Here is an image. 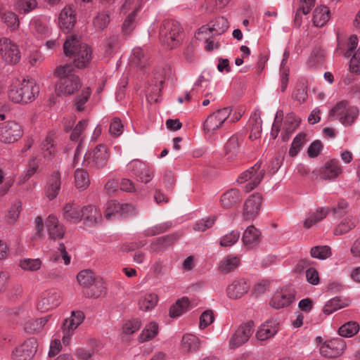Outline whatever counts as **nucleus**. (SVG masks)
<instances>
[{
  "label": "nucleus",
  "mask_w": 360,
  "mask_h": 360,
  "mask_svg": "<svg viewBox=\"0 0 360 360\" xmlns=\"http://www.w3.org/2000/svg\"><path fill=\"white\" fill-rule=\"evenodd\" d=\"M63 52L65 56L73 58L74 66L77 68H84L91 60V47L80 41L76 36H71L65 39Z\"/></svg>",
  "instance_id": "1"
},
{
  "label": "nucleus",
  "mask_w": 360,
  "mask_h": 360,
  "mask_svg": "<svg viewBox=\"0 0 360 360\" xmlns=\"http://www.w3.org/2000/svg\"><path fill=\"white\" fill-rule=\"evenodd\" d=\"M74 68L71 63L58 66L53 75L58 78L56 85V93L58 96H68L74 94L81 87L79 78L72 73Z\"/></svg>",
  "instance_id": "2"
},
{
  "label": "nucleus",
  "mask_w": 360,
  "mask_h": 360,
  "mask_svg": "<svg viewBox=\"0 0 360 360\" xmlns=\"http://www.w3.org/2000/svg\"><path fill=\"white\" fill-rule=\"evenodd\" d=\"M159 39L161 44L167 49L178 47L182 40L179 24L174 20H164L160 27Z\"/></svg>",
  "instance_id": "3"
},
{
  "label": "nucleus",
  "mask_w": 360,
  "mask_h": 360,
  "mask_svg": "<svg viewBox=\"0 0 360 360\" xmlns=\"http://www.w3.org/2000/svg\"><path fill=\"white\" fill-rule=\"evenodd\" d=\"M38 94L39 86L34 81L23 79L18 85L11 87L8 96L14 103L25 104L33 101Z\"/></svg>",
  "instance_id": "4"
},
{
  "label": "nucleus",
  "mask_w": 360,
  "mask_h": 360,
  "mask_svg": "<svg viewBox=\"0 0 360 360\" xmlns=\"http://www.w3.org/2000/svg\"><path fill=\"white\" fill-rule=\"evenodd\" d=\"M264 176V169L261 168V163L257 162L241 173L237 179V182L242 185L246 192H250L260 184Z\"/></svg>",
  "instance_id": "5"
},
{
  "label": "nucleus",
  "mask_w": 360,
  "mask_h": 360,
  "mask_svg": "<svg viewBox=\"0 0 360 360\" xmlns=\"http://www.w3.org/2000/svg\"><path fill=\"white\" fill-rule=\"evenodd\" d=\"M110 159V150L103 144L88 151L84 156V162L90 168L101 169L105 168Z\"/></svg>",
  "instance_id": "6"
},
{
  "label": "nucleus",
  "mask_w": 360,
  "mask_h": 360,
  "mask_svg": "<svg viewBox=\"0 0 360 360\" xmlns=\"http://www.w3.org/2000/svg\"><path fill=\"white\" fill-rule=\"evenodd\" d=\"M316 342L319 347L320 354L329 359L340 356L346 348L345 341L340 338H332L323 342L321 337H317Z\"/></svg>",
  "instance_id": "7"
},
{
  "label": "nucleus",
  "mask_w": 360,
  "mask_h": 360,
  "mask_svg": "<svg viewBox=\"0 0 360 360\" xmlns=\"http://www.w3.org/2000/svg\"><path fill=\"white\" fill-rule=\"evenodd\" d=\"M300 122V120L295 117L293 114H276L272 128L276 131H285L286 136H283V140L287 141L288 134L295 131Z\"/></svg>",
  "instance_id": "8"
},
{
  "label": "nucleus",
  "mask_w": 360,
  "mask_h": 360,
  "mask_svg": "<svg viewBox=\"0 0 360 360\" xmlns=\"http://www.w3.org/2000/svg\"><path fill=\"white\" fill-rule=\"evenodd\" d=\"M240 114H210L204 123V129L212 132L222 124L234 122L240 118Z\"/></svg>",
  "instance_id": "9"
},
{
  "label": "nucleus",
  "mask_w": 360,
  "mask_h": 360,
  "mask_svg": "<svg viewBox=\"0 0 360 360\" xmlns=\"http://www.w3.org/2000/svg\"><path fill=\"white\" fill-rule=\"evenodd\" d=\"M295 300V291L290 288H284L275 292L270 301V305L275 309L288 307Z\"/></svg>",
  "instance_id": "10"
},
{
  "label": "nucleus",
  "mask_w": 360,
  "mask_h": 360,
  "mask_svg": "<svg viewBox=\"0 0 360 360\" xmlns=\"http://www.w3.org/2000/svg\"><path fill=\"white\" fill-rule=\"evenodd\" d=\"M84 315L81 311H72L70 316L65 319L63 325V342L68 345L72 332L83 322Z\"/></svg>",
  "instance_id": "11"
},
{
  "label": "nucleus",
  "mask_w": 360,
  "mask_h": 360,
  "mask_svg": "<svg viewBox=\"0 0 360 360\" xmlns=\"http://www.w3.org/2000/svg\"><path fill=\"white\" fill-rule=\"evenodd\" d=\"M22 135V129L15 122H8L0 125V140L10 143L18 140Z\"/></svg>",
  "instance_id": "12"
},
{
  "label": "nucleus",
  "mask_w": 360,
  "mask_h": 360,
  "mask_svg": "<svg viewBox=\"0 0 360 360\" xmlns=\"http://www.w3.org/2000/svg\"><path fill=\"white\" fill-rule=\"evenodd\" d=\"M262 198L259 193L250 195L245 201L243 209V217L246 220L254 219L262 208Z\"/></svg>",
  "instance_id": "13"
},
{
  "label": "nucleus",
  "mask_w": 360,
  "mask_h": 360,
  "mask_svg": "<svg viewBox=\"0 0 360 360\" xmlns=\"http://www.w3.org/2000/svg\"><path fill=\"white\" fill-rule=\"evenodd\" d=\"M37 349V340L30 338L12 352V357L14 360H30L34 356Z\"/></svg>",
  "instance_id": "14"
},
{
  "label": "nucleus",
  "mask_w": 360,
  "mask_h": 360,
  "mask_svg": "<svg viewBox=\"0 0 360 360\" xmlns=\"http://www.w3.org/2000/svg\"><path fill=\"white\" fill-rule=\"evenodd\" d=\"M253 330L252 323L240 325L230 339V347L236 348L245 343L252 335Z\"/></svg>",
  "instance_id": "15"
},
{
  "label": "nucleus",
  "mask_w": 360,
  "mask_h": 360,
  "mask_svg": "<svg viewBox=\"0 0 360 360\" xmlns=\"http://www.w3.org/2000/svg\"><path fill=\"white\" fill-rule=\"evenodd\" d=\"M249 288L250 285L245 279H235L227 286L226 295L230 299H240L248 292Z\"/></svg>",
  "instance_id": "16"
},
{
  "label": "nucleus",
  "mask_w": 360,
  "mask_h": 360,
  "mask_svg": "<svg viewBox=\"0 0 360 360\" xmlns=\"http://www.w3.org/2000/svg\"><path fill=\"white\" fill-rule=\"evenodd\" d=\"M3 59L8 63L16 64L20 59V53L18 46L8 39L4 40V46L0 49Z\"/></svg>",
  "instance_id": "17"
},
{
  "label": "nucleus",
  "mask_w": 360,
  "mask_h": 360,
  "mask_svg": "<svg viewBox=\"0 0 360 360\" xmlns=\"http://www.w3.org/2000/svg\"><path fill=\"white\" fill-rule=\"evenodd\" d=\"M76 23V15L70 7L64 8L58 18V25L60 30L65 33H69Z\"/></svg>",
  "instance_id": "18"
},
{
  "label": "nucleus",
  "mask_w": 360,
  "mask_h": 360,
  "mask_svg": "<svg viewBox=\"0 0 360 360\" xmlns=\"http://www.w3.org/2000/svg\"><path fill=\"white\" fill-rule=\"evenodd\" d=\"M159 301L158 295L151 291L141 292L138 307L141 311L148 312L152 311L158 304Z\"/></svg>",
  "instance_id": "19"
},
{
  "label": "nucleus",
  "mask_w": 360,
  "mask_h": 360,
  "mask_svg": "<svg viewBox=\"0 0 360 360\" xmlns=\"http://www.w3.org/2000/svg\"><path fill=\"white\" fill-rule=\"evenodd\" d=\"M279 325L276 320H268L263 323L256 333L259 340L264 341L273 338L278 331Z\"/></svg>",
  "instance_id": "20"
},
{
  "label": "nucleus",
  "mask_w": 360,
  "mask_h": 360,
  "mask_svg": "<svg viewBox=\"0 0 360 360\" xmlns=\"http://www.w3.org/2000/svg\"><path fill=\"white\" fill-rule=\"evenodd\" d=\"M40 150L44 160L50 161L56 157L58 150L53 134H49L46 136L40 145Z\"/></svg>",
  "instance_id": "21"
},
{
  "label": "nucleus",
  "mask_w": 360,
  "mask_h": 360,
  "mask_svg": "<svg viewBox=\"0 0 360 360\" xmlns=\"http://www.w3.org/2000/svg\"><path fill=\"white\" fill-rule=\"evenodd\" d=\"M60 174L55 171L49 177L45 190L46 195L49 200L56 198L60 189Z\"/></svg>",
  "instance_id": "22"
},
{
  "label": "nucleus",
  "mask_w": 360,
  "mask_h": 360,
  "mask_svg": "<svg viewBox=\"0 0 360 360\" xmlns=\"http://www.w3.org/2000/svg\"><path fill=\"white\" fill-rule=\"evenodd\" d=\"M83 208L73 202L66 203L63 208V217L68 221L77 224L82 219Z\"/></svg>",
  "instance_id": "23"
},
{
  "label": "nucleus",
  "mask_w": 360,
  "mask_h": 360,
  "mask_svg": "<svg viewBox=\"0 0 360 360\" xmlns=\"http://www.w3.org/2000/svg\"><path fill=\"white\" fill-rule=\"evenodd\" d=\"M242 240L248 250L257 247L260 242V232L254 226H249L244 231Z\"/></svg>",
  "instance_id": "24"
},
{
  "label": "nucleus",
  "mask_w": 360,
  "mask_h": 360,
  "mask_svg": "<svg viewBox=\"0 0 360 360\" xmlns=\"http://www.w3.org/2000/svg\"><path fill=\"white\" fill-rule=\"evenodd\" d=\"M61 302V297L59 292H49L38 303V309L42 311H46L57 307Z\"/></svg>",
  "instance_id": "25"
},
{
  "label": "nucleus",
  "mask_w": 360,
  "mask_h": 360,
  "mask_svg": "<svg viewBox=\"0 0 360 360\" xmlns=\"http://www.w3.org/2000/svg\"><path fill=\"white\" fill-rule=\"evenodd\" d=\"M82 218L86 226H94L101 222L102 214L98 207L88 205L83 207Z\"/></svg>",
  "instance_id": "26"
},
{
  "label": "nucleus",
  "mask_w": 360,
  "mask_h": 360,
  "mask_svg": "<svg viewBox=\"0 0 360 360\" xmlns=\"http://www.w3.org/2000/svg\"><path fill=\"white\" fill-rule=\"evenodd\" d=\"M45 224L51 239L56 240L63 237L65 234L63 226L60 224L56 216L49 215Z\"/></svg>",
  "instance_id": "27"
},
{
  "label": "nucleus",
  "mask_w": 360,
  "mask_h": 360,
  "mask_svg": "<svg viewBox=\"0 0 360 360\" xmlns=\"http://www.w3.org/2000/svg\"><path fill=\"white\" fill-rule=\"evenodd\" d=\"M329 213V208L328 207H319L315 210L309 212L304 221V227L309 229L316 223L322 221L326 217Z\"/></svg>",
  "instance_id": "28"
},
{
  "label": "nucleus",
  "mask_w": 360,
  "mask_h": 360,
  "mask_svg": "<svg viewBox=\"0 0 360 360\" xmlns=\"http://www.w3.org/2000/svg\"><path fill=\"white\" fill-rule=\"evenodd\" d=\"M193 307L189 299L183 297L178 299L169 309V316L172 319L178 318Z\"/></svg>",
  "instance_id": "29"
},
{
  "label": "nucleus",
  "mask_w": 360,
  "mask_h": 360,
  "mask_svg": "<svg viewBox=\"0 0 360 360\" xmlns=\"http://www.w3.org/2000/svg\"><path fill=\"white\" fill-rule=\"evenodd\" d=\"M159 333V326L155 321L147 323L142 329L139 336L140 342H146L155 338Z\"/></svg>",
  "instance_id": "30"
},
{
  "label": "nucleus",
  "mask_w": 360,
  "mask_h": 360,
  "mask_svg": "<svg viewBox=\"0 0 360 360\" xmlns=\"http://www.w3.org/2000/svg\"><path fill=\"white\" fill-rule=\"evenodd\" d=\"M321 174L326 179H332L342 173V169L337 160H332L327 162L321 168Z\"/></svg>",
  "instance_id": "31"
},
{
  "label": "nucleus",
  "mask_w": 360,
  "mask_h": 360,
  "mask_svg": "<svg viewBox=\"0 0 360 360\" xmlns=\"http://www.w3.org/2000/svg\"><path fill=\"white\" fill-rule=\"evenodd\" d=\"M240 257L235 255H227L224 257L219 264V270L224 274H228L240 265Z\"/></svg>",
  "instance_id": "32"
},
{
  "label": "nucleus",
  "mask_w": 360,
  "mask_h": 360,
  "mask_svg": "<svg viewBox=\"0 0 360 360\" xmlns=\"http://www.w3.org/2000/svg\"><path fill=\"white\" fill-rule=\"evenodd\" d=\"M155 84H151L147 89L146 97L148 103H153L158 101L160 95V92L165 83V79L162 78L155 77Z\"/></svg>",
  "instance_id": "33"
},
{
  "label": "nucleus",
  "mask_w": 360,
  "mask_h": 360,
  "mask_svg": "<svg viewBox=\"0 0 360 360\" xmlns=\"http://www.w3.org/2000/svg\"><path fill=\"white\" fill-rule=\"evenodd\" d=\"M240 198V192L236 188H232L227 191L221 195L220 202L224 207H231L236 204Z\"/></svg>",
  "instance_id": "34"
},
{
  "label": "nucleus",
  "mask_w": 360,
  "mask_h": 360,
  "mask_svg": "<svg viewBox=\"0 0 360 360\" xmlns=\"http://www.w3.org/2000/svg\"><path fill=\"white\" fill-rule=\"evenodd\" d=\"M346 306H347L346 300L339 297H335L325 304L323 308V312L326 315H330Z\"/></svg>",
  "instance_id": "35"
},
{
  "label": "nucleus",
  "mask_w": 360,
  "mask_h": 360,
  "mask_svg": "<svg viewBox=\"0 0 360 360\" xmlns=\"http://www.w3.org/2000/svg\"><path fill=\"white\" fill-rule=\"evenodd\" d=\"M329 8L325 6L317 7L314 11L313 22L315 26L322 27L330 18Z\"/></svg>",
  "instance_id": "36"
},
{
  "label": "nucleus",
  "mask_w": 360,
  "mask_h": 360,
  "mask_svg": "<svg viewBox=\"0 0 360 360\" xmlns=\"http://www.w3.org/2000/svg\"><path fill=\"white\" fill-rule=\"evenodd\" d=\"M200 339L194 335H184L181 340V347L184 352H190L196 351L200 347Z\"/></svg>",
  "instance_id": "37"
},
{
  "label": "nucleus",
  "mask_w": 360,
  "mask_h": 360,
  "mask_svg": "<svg viewBox=\"0 0 360 360\" xmlns=\"http://www.w3.org/2000/svg\"><path fill=\"white\" fill-rule=\"evenodd\" d=\"M132 63L140 68H144L149 65V57L140 47H136L133 50Z\"/></svg>",
  "instance_id": "38"
},
{
  "label": "nucleus",
  "mask_w": 360,
  "mask_h": 360,
  "mask_svg": "<svg viewBox=\"0 0 360 360\" xmlns=\"http://www.w3.org/2000/svg\"><path fill=\"white\" fill-rule=\"evenodd\" d=\"M0 19L11 31L17 30L19 27L20 22L18 17L13 12L0 13Z\"/></svg>",
  "instance_id": "39"
},
{
  "label": "nucleus",
  "mask_w": 360,
  "mask_h": 360,
  "mask_svg": "<svg viewBox=\"0 0 360 360\" xmlns=\"http://www.w3.org/2000/svg\"><path fill=\"white\" fill-rule=\"evenodd\" d=\"M357 223V219L353 216H348L335 227L334 233L335 235H342L353 229Z\"/></svg>",
  "instance_id": "40"
},
{
  "label": "nucleus",
  "mask_w": 360,
  "mask_h": 360,
  "mask_svg": "<svg viewBox=\"0 0 360 360\" xmlns=\"http://www.w3.org/2000/svg\"><path fill=\"white\" fill-rule=\"evenodd\" d=\"M75 184L77 189L85 190L90 184L88 173L80 169H77L75 172Z\"/></svg>",
  "instance_id": "41"
},
{
  "label": "nucleus",
  "mask_w": 360,
  "mask_h": 360,
  "mask_svg": "<svg viewBox=\"0 0 360 360\" xmlns=\"http://www.w3.org/2000/svg\"><path fill=\"white\" fill-rule=\"evenodd\" d=\"M359 331V326L355 321H349L339 328L338 333L345 338H352Z\"/></svg>",
  "instance_id": "42"
},
{
  "label": "nucleus",
  "mask_w": 360,
  "mask_h": 360,
  "mask_svg": "<svg viewBox=\"0 0 360 360\" xmlns=\"http://www.w3.org/2000/svg\"><path fill=\"white\" fill-rule=\"evenodd\" d=\"M306 134L299 133L293 139L289 149L288 154L290 157H295L306 143Z\"/></svg>",
  "instance_id": "43"
},
{
  "label": "nucleus",
  "mask_w": 360,
  "mask_h": 360,
  "mask_svg": "<svg viewBox=\"0 0 360 360\" xmlns=\"http://www.w3.org/2000/svg\"><path fill=\"white\" fill-rule=\"evenodd\" d=\"M49 319V316H46L35 320H30L25 323V329L30 333L39 331L46 324Z\"/></svg>",
  "instance_id": "44"
},
{
  "label": "nucleus",
  "mask_w": 360,
  "mask_h": 360,
  "mask_svg": "<svg viewBox=\"0 0 360 360\" xmlns=\"http://www.w3.org/2000/svg\"><path fill=\"white\" fill-rule=\"evenodd\" d=\"M98 278L91 270H82L77 274V279L79 283L83 286L92 285Z\"/></svg>",
  "instance_id": "45"
},
{
  "label": "nucleus",
  "mask_w": 360,
  "mask_h": 360,
  "mask_svg": "<svg viewBox=\"0 0 360 360\" xmlns=\"http://www.w3.org/2000/svg\"><path fill=\"white\" fill-rule=\"evenodd\" d=\"M329 112H359V109L351 105L348 101L343 100L338 102Z\"/></svg>",
  "instance_id": "46"
},
{
  "label": "nucleus",
  "mask_w": 360,
  "mask_h": 360,
  "mask_svg": "<svg viewBox=\"0 0 360 360\" xmlns=\"http://www.w3.org/2000/svg\"><path fill=\"white\" fill-rule=\"evenodd\" d=\"M122 209V204L117 200H110L108 201L105 210V216L107 219H110L113 217L119 216Z\"/></svg>",
  "instance_id": "47"
},
{
  "label": "nucleus",
  "mask_w": 360,
  "mask_h": 360,
  "mask_svg": "<svg viewBox=\"0 0 360 360\" xmlns=\"http://www.w3.org/2000/svg\"><path fill=\"white\" fill-rule=\"evenodd\" d=\"M22 203L20 202H14L9 208L6 215V220L8 224H15L20 215Z\"/></svg>",
  "instance_id": "48"
},
{
  "label": "nucleus",
  "mask_w": 360,
  "mask_h": 360,
  "mask_svg": "<svg viewBox=\"0 0 360 360\" xmlns=\"http://www.w3.org/2000/svg\"><path fill=\"white\" fill-rule=\"evenodd\" d=\"M40 259H22L20 261L19 266L25 271H35L41 266Z\"/></svg>",
  "instance_id": "49"
},
{
  "label": "nucleus",
  "mask_w": 360,
  "mask_h": 360,
  "mask_svg": "<svg viewBox=\"0 0 360 360\" xmlns=\"http://www.w3.org/2000/svg\"><path fill=\"white\" fill-rule=\"evenodd\" d=\"M311 256L318 259H326L331 255V250L329 246H315L310 250Z\"/></svg>",
  "instance_id": "50"
},
{
  "label": "nucleus",
  "mask_w": 360,
  "mask_h": 360,
  "mask_svg": "<svg viewBox=\"0 0 360 360\" xmlns=\"http://www.w3.org/2000/svg\"><path fill=\"white\" fill-rule=\"evenodd\" d=\"M330 120H339L345 127L351 126L356 120V114H329Z\"/></svg>",
  "instance_id": "51"
},
{
  "label": "nucleus",
  "mask_w": 360,
  "mask_h": 360,
  "mask_svg": "<svg viewBox=\"0 0 360 360\" xmlns=\"http://www.w3.org/2000/svg\"><path fill=\"white\" fill-rule=\"evenodd\" d=\"M146 164L139 160L134 159L131 160L126 166V171L131 176H136L139 175L141 170L145 168Z\"/></svg>",
  "instance_id": "52"
},
{
  "label": "nucleus",
  "mask_w": 360,
  "mask_h": 360,
  "mask_svg": "<svg viewBox=\"0 0 360 360\" xmlns=\"http://www.w3.org/2000/svg\"><path fill=\"white\" fill-rule=\"evenodd\" d=\"M91 95V91L89 88L82 91V94L75 98L74 105L77 111L81 112L86 110L85 103L89 100Z\"/></svg>",
  "instance_id": "53"
},
{
  "label": "nucleus",
  "mask_w": 360,
  "mask_h": 360,
  "mask_svg": "<svg viewBox=\"0 0 360 360\" xmlns=\"http://www.w3.org/2000/svg\"><path fill=\"white\" fill-rule=\"evenodd\" d=\"M240 237V232L238 231H231L229 233L223 236L220 238V245L221 247H229L234 245Z\"/></svg>",
  "instance_id": "54"
},
{
  "label": "nucleus",
  "mask_w": 360,
  "mask_h": 360,
  "mask_svg": "<svg viewBox=\"0 0 360 360\" xmlns=\"http://www.w3.org/2000/svg\"><path fill=\"white\" fill-rule=\"evenodd\" d=\"M229 27V22L226 18L219 16L214 20L212 27L210 28V31L215 32L217 34H221Z\"/></svg>",
  "instance_id": "55"
},
{
  "label": "nucleus",
  "mask_w": 360,
  "mask_h": 360,
  "mask_svg": "<svg viewBox=\"0 0 360 360\" xmlns=\"http://www.w3.org/2000/svg\"><path fill=\"white\" fill-rule=\"evenodd\" d=\"M94 286L91 289L89 296L91 297H98L102 296L105 292V286L102 278H98L93 283Z\"/></svg>",
  "instance_id": "56"
},
{
  "label": "nucleus",
  "mask_w": 360,
  "mask_h": 360,
  "mask_svg": "<svg viewBox=\"0 0 360 360\" xmlns=\"http://www.w3.org/2000/svg\"><path fill=\"white\" fill-rule=\"evenodd\" d=\"M239 149V141L236 136H231L225 145V150L229 158L236 155Z\"/></svg>",
  "instance_id": "57"
},
{
  "label": "nucleus",
  "mask_w": 360,
  "mask_h": 360,
  "mask_svg": "<svg viewBox=\"0 0 360 360\" xmlns=\"http://www.w3.org/2000/svg\"><path fill=\"white\" fill-rule=\"evenodd\" d=\"M141 326V321L138 319L127 321L122 326L123 333L126 335H131L138 331Z\"/></svg>",
  "instance_id": "58"
},
{
  "label": "nucleus",
  "mask_w": 360,
  "mask_h": 360,
  "mask_svg": "<svg viewBox=\"0 0 360 360\" xmlns=\"http://www.w3.org/2000/svg\"><path fill=\"white\" fill-rule=\"evenodd\" d=\"M140 8V6H139L137 8H135V10L129 14L127 17L126 18L125 20L123 22L122 25V30L125 33L130 32L134 27V21H135V17L136 15L137 12L139 11Z\"/></svg>",
  "instance_id": "59"
},
{
  "label": "nucleus",
  "mask_w": 360,
  "mask_h": 360,
  "mask_svg": "<svg viewBox=\"0 0 360 360\" xmlns=\"http://www.w3.org/2000/svg\"><path fill=\"white\" fill-rule=\"evenodd\" d=\"M110 22V16L108 14L105 13H101L94 20V25L96 28L103 30L107 27Z\"/></svg>",
  "instance_id": "60"
},
{
  "label": "nucleus",
  "mask_w": 360,
  "mask_h": 360,
  "mask_svg": "<svg viewBox=\"0 0 360 360\" xmlns=\"http://www.w3.org/2000/svg\"><path fill=\"white\" fill-rule=\"evenodd\" d=\"M214 321V314L211 310H206L200 316L199 328L204 329Z\"/></svg>",
  "instance_id": "61"
},
{
  "label": "nucleus",
  "mask_w": 360,
  "mask_h": 360,
  "mask_svg": "<svg viewBox=\"0 0 360 360\" xmlns=\"http://www.w3.org/2000/svg\"><path fill=\"white\" fill-rule=\"evenodd\" d=\"M214 217L202 219L196 223L193 229L195 231H205L207 229L211 228L214 224Z\"/></svg>",
  "instance_id": "62"
},
{
  "label": "nucleus",
  "mask_w": 360,
  "mask_h": 360,
  "mask_svg": "<svg viewBox=\"0 0 360 360\" xmlns=\"http://www.w3.org/2000/svg\"><path fill=\"white\" fill-rule=\"evenodd\" d=\"M111 135L117 137L119 136L123 132V124L118 117H115L110 125L109 129Z\"/></svg>",
  "instance_id": "63"
},
{
  "label": "nucleus",
  "mask_w": 360,
  "mask_h": 360,
  "mask_svg": "<svg viewBox=\"0 0 360 360\" xmlns=\"http://www.w3.org/2000/svg\"><path fill=\"white\" fill-rule=\"evenodd\" d=\"M349 69L352 72H360V49L352 56L349 63Z\"/></svg>",
  "instance_id": "64"
}]
</instances>
